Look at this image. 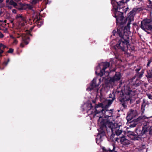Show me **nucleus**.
Instances as JSON below:
<instances>
[{
	"label": "nucleus",
	"instance_id": "nucleus-1",
	"mask_svg": "<svg viewBox=\"0 0 152 152\" xmlns=\"http://www.w3.org/2000/svg\"><path fill=\"white\" fill-rule=\"evenodd\" d=\"M113 16L116 18L117 25H118L117 29V31L114 30L113 32V35L115 36L118 35L121 37L117 43L114 46V48L117 51H124L126 47H128L129 45V36L130 33V22L127 23L126 26H124L127 20V18H125L123 16L122 14L120 15Z\"/></svg>",
	"mask_w": 152,
	"mask_h": 152
},
{
	"label": "nucleus",
	"instance_id": "nucleus-2",
	"mask_svg": "<svg viewBox=\"0 0 152 152\" xmlns=\"http://www.w3.org/2000/svg\"><path fill=\"white\" fill-rule=\"evenodd\" d=\"M133 132L128 131V136L131 140H134L142 141L146 137L148 132L151 135H152V122H147L144 126L136 128Z\"/></svg>",
	"mask_w": 152,
	"mask_h": 152
},
{
	"label": "nucleus",
	"instance_id": "nucleus-3",
	"mask_svg": "<svg viewBox=\"0 0 152 152\" xmlns=\"http://www.w3.org/2000/svg\"><path fill=\"white\" fill-rule=\"evenodd\" d=\"M114 124L112 121H110L108 119H102L100 123V128L98 129L99 132L97 135V137L99 138L96 139V142L98 144H99L102 141V137L106 135L105 130H106L108 133L111 130L112 134L111 135V138L113 137Z\"/></svg>",
	"mask_w": 152,
	"mask_h": 152
},
{
	"label": "nucleus",
	"instance_id": "nucleus-4",
	"mask_svg": "<svg viewBox=\"0 0 152 152\" xmlns=\"http://www.w3.org/2000/svg\"><path fill=\"white\" fill-rule=\"evenodd\" d=\"M95 112L93 114L96 115L97 114H99V118L104 116L105 118H108L112 116L113 114V109L110 110H106L102 103H100L96 104L94 108Z\"/></svg>",
	"mask_w": 152,
	"mask_h": 152
},
{
	"label": "nucleus",
	"instance_id": "nucleus-5",
	"mask_svg": "<svg viewBox=\"0 0 152 152\" xmlns=\"http://www.w3.org/2000/svg\"><path fill=\"white\" fill-rule=\"evenodd\" d=\"M134 91H133L130 87H128L127 89H125L124 93L122 94L119 100L121 102L120 104L124 108L127 107L125 104L126 102L130 100L131 102L132 97L134 95Z\"/></svg>",
	"mask_w": 152,
	"mask_h": 152
},
{
	"label": "nucleus",
	"instance_id": "nucleus-6",
	"mask_svg": "<svg viewBox=\"0 0 152 152\" xmlns=\"http://www.w3.org/2000/svg\"><path fill=\"white\" fill-rule=\"evenodd\" d=\"M24 31H26L24 30V28L23 27H18L17 29V34L18 35H20L22 38V42L20 44V46L22 48L24 47L23 44L25 45H27L29 43V37L25 34L23 32Z\"/></svg>",
	"mask_w": 152,
	"mask_h": 152
},
{
	"label": "nucleus",
	"instance_id": "nucleus-7",
	"mask_svg": "<svg viewBox=\"0 0 152 152\" xmlns=\"http://www.w3.org/2000/svg\"><path fill=\"white\" fill-rule=\"evenodd\" d=\"M121 1L118 2L116 0H111V3L113 6V11L114 12V15H115V16L121 14L123 15V12L118 11L123 7L122 3H121Z\"/></svg>",
	"mask_w": 152,
	"mask_h": 152
},
{
	"label": "nucleus",
	"instance_id": "nucleus-8",
	"mask_svg": "<svg viewBox=\"0 0 152 152\" xmlns=\"http://www.w3.org/2000/svg\"><path fill=\"white\" fill-rule=\"evenodd\" d=\"M151 20L150 19H144L141 22V28L143 30L145 29L148 30H151L152 29V25L151 24Z\"/></svg>",
	"mask_w": 152,
	"mask_h": 152
},
{
	"label": "nucleus",
	"instance_id": "nucleus-9",
	"mask_svg": "<svg viewBox=\"0 0 152 152\" xmlns=\"http://www.w3.org/2000/svg\"><path fill=\"white\" fill-rule=\"evenodd\" d=\"M110 64L108 62H106L103 63V68L102 69L100 70V72L97 73V72H96L95 73L98 76H99L100 77H102L104 74L105 72V70L106 69L109 67L110 66Z\"/></svg>",
	"mask_w": 152,
	"mask_h": 152
},
{
	"label": "nucleus",
	"instance_id": "nucleus-10",
	"mask_svg": "<svg viewBox=\"0 0 152 152\" xmlns=\"http://www.w3.org/2000/svg\"><path fill=\"white\" fill-rule=\"evenodd\" d=\"M99 85L96 84V79L94 78L91 83L90 86L87 88L88 91H91L94 89H98Z\"/></svg>",
	"mask_w": 152,
	"mask_h": 152
},
{
	"label": "nucleus",
	"instance_id": "nucleus-11",
	"mask_svg": "<svg viewBox=\"0 0 152 152\" xmlns=\"http://www.w3.org/2000/svg\"><path fill=\"white\" fill-rule=\"evenodd\" d=\"M85 105L86 106L85 110H86L88 114V115H93L95 112V110H94V108L92 106L91 103H87Z\"/></svg>",
	"mask_w": 152,
	"mask_h": 152
},
{
	"label": "nucleus",
	"instance_id": "nucleus-12",
	"mask_svg": "<svg viewBox=\"0 0 152 152\" xmlns=\"http://www.w3.org/2000/svg\"><path fill=\"white\" fill-rule=\"evenodd\" d=\"M146 117L145 116H139L137 119L135 120L134 122H132L129 126L130 127H135L136 125L138 124V122L140 121L141 120H143L146 118Z\"/></svg>",
	"mask_w": 152,
	"mask_h": 152
},
{
	"label": "nucleus",
	"instance_id": "nucleus-13",
	"mask_svg": "<svg viewBox=\"0 0 152 152\" xmlns=\"http://www.w3.org/2000/svg\"><path fill=\"white\" fill-rule=\"evenodd\" d=\"M109 97L110 98H112V99H108L107 100V104L104 106L105 108L106 109V110H108L107 109L111 105V104L113 103V101L115 99V94H110L109 95Z\"/></svg>",
	"mask_w": 152,
	"mask_h": 152
},
{
	"label": "nucleus",
	"instance_id": "nucleus-14",
	"mask_svg": "<svg viewBox=\"0 0 152 152\" xmlns=\"http://www.w3.org/2000/svg\"><path fill=\"white\" fill-rule=\"evenodd\" d=\"M35 20V25H36L37 27L39 28L43 24V21L42 20H40V18L39 16V15H37L35 16V19L34 21Z\"/></svg>",
	"mask_w": 152,
	"mask_h": 152
},
{
	"label": "nucleus",
	"instance_id": "nucleus-15",
	"mask_svg": "<svg viewBox=\"0 0 152 152\" xmlns=\"http://www.w3.org/2000/svg\"><path fill=\"white\" fill-rule=\"evenodd\" d=\"M121 77V74L120 72H116L115 74L113 77H111L112 79L111 81L114 82H117L120 80Z\"/></svg>",
	"mask_w": 152,
	"mask_h": 152
},
{
	"label": "nucleus",
	"instance_id": "nucleus-16",
	"mask_svg": "<svg viewBox=\"0 0 152 152\" xmlns=\"http://www.w3.org/2000/svg\"><path fill=\"white\" fill-rule=\"evenodd\" d=\"M137 112L136 111L131 110L128 113L127 118H129V119H131L135 117L137 115Z\"/></svg>",
	"mask_w": 152,
	"mask_h": 152
},
{
	"label": "nucleus",
	"instance_id": "nucleus-17",
	"mask_svg": "<svg viewBox=\"0 0 152 152\" xmlns=\"http://www.w3.org/2000/svg\"><path fill=\"white\" fill-rule=\"evenodd\" d=\"M131 85L132 86L134 87H137L140 86L141 84V80L138 79H136L135 80H132V79L131 80Z\"/></svg>",
	"mask_w": 152,
	"mask_h": 152
},
{
	"label": "nucleus",
	"instance_id": "nucleus-18",
	"mask_svg": "<svg viewBox=\"0 0 152 152\" xmlns=\"http://www.w3.org/2000/svg\"><path fill=\"white\" fill-rule=\"evenodd\" d=\"M11 5H12L14 7L17 8V7L18 4L13 0H10L9 4H6V7L9 9H11L12 8V7Z\"/></svg>",
	"mask_w": 152,
	"mask_h": 152
},
{
	"label": "nucleus",
	"instance_id": "nucleus-19",
	"mask_svg": "<svg viewBox=\"0 0 152 152\" xmlns=\"http://www.w3.org/2000/svg\"><path fill=\"white\" fill-rule=\"evenodd\" d=\"M121 143L124 145H127L130 144L129 140L126 139L124 137H121L120 140Z\"/></svg>",
	"mask_w": 152,
	"mask_h": 152
},
{
	"label": "nucleus",
	"instance_id": "nucleus-20",
	"mask_svg": "<svg viewBox=\"0 0 152 152\" xmlns=\"http://www.w3.org/2000/svg\"><path fill=\"white\" fill-rule=\"evenodd\" d=\"M144 73V71L143 70H142L140 72L136 73L135 76L132 78V80H134L136 77H137V79L141 78L142 77Z\"/></svg>",
	"mask_w": 152,
	"mask_h": 152
},
{
	"label": "nucleus",
	"instance_id": "nucleus-21",
	"mask_svg": "<svg viewBox=\"0 0 152 152\" xmlns=\"http://www.w3.org/2000/svg\"><path fill=\"white\" fill-rule=\"evenodd\" d=\"M112 146L113 148V149H111L110 148H108L106 149L104 147H103L102 150L103 152H117L115 150V147L114 144L112 145Z\"/></svg>",
	"mask_w": 152,
	"mask_h": 152
},
{
	"label": "nucleus",
	"instance_id": "nucleus-22",
	"mask_svg": "<svg viewBox=\"0 0 152 152\" xmlns=\"http://www.w3.org/2000/svg\"><path fill=\"white\" fill-rule=\"evenodd\" d=\"M148 102L146 101L145 99H144L143 100V102L142 104L141 105V110H142V112H143L145 110V106L148 104Z\"/></svg>",
	"mask_w": 152,
	"mask_h": 152
},
{
	"label": "nucleus",
	"instance_id": "nucleus-23",
	"mask_svg": "<svg viewBox=\"0 0 152 152\" xmlns=\"http://www.w3.org/2000/svg\"><path fill=\"white\" fill-rule=\"evenodd\" d=\"M134 14H135L132 11H131L128 14V17L129 18V20L128 23L130 21V24H131V20L133 18L134 15Z\"/></svg>",
	"mask_w": 152,
	"mask_h": 152
},
{
	"label": "nucleus",
	"instance_id": "nucleus-24",
	"mask_svg": "<svg viewBox=\"0 0 152 152\" xmlns=\"http://www.w3.org/2000/svg\"><path fill=\"white\" fill-rule=\"evenodd\" d=\"M19 4L20 6V7L19 8L17 7V9H18L20 10H23L26 9L27 4H26L25 3L22 4L21 2H20L19 3Z\"/></svg>",
	"mask_w": 152,
	"mask_h": 152
},
{
	"label": "nucleus",
	"instance_id": "nucleus-25",
	"mask_svg": "<svg viewBox=\"0 0 152 152\" xmlns=\"http://www.w3.org/2000/svg\"><path fill=\"white\" fill-rule=\"evenodd\" d=\"M115 130V133L116 135L118 136L120 135L122 132L123 131L122 129H119L118 127L114 128Z\"/></svg>",
	"mask_w": 152,
	"mask_h": 152
},
{
	"label": "nucleus",
	"instance_id": "nucleus-26",
	"mask_svg": "<svg viewBox=\"0 0 152 152\" xmlns=\"http://www.w3.org/2000/svg\"><path fill=\"white\" fill-rule=\"evenodd\" d=\"M16 19L20 18V20L22 21H24L26 20L25 18L20 14H18L16 17Z\"/></svg>",
	"mask_w": 152,
	"mask_h": 152
},
{
	"label": "nucleus",
	"instance_id": "nucleus-27",
	"mask_svg": "<svg viewBox=\"0 0 152 152\" xmlns=\"http://www.w3.org/2000/svg\"><path fill=\"white\" fill-rule=\"evenodd\" d=\"M112 79V78L111 77H110L109 78L106 79L105 80L106 83L107 84H112L114 83V82H112L111 81V80Z\"/></svg>",
	"mask_w": 152,
	"mask_h": 152
},
{
	"label": "nucleus",
	"instance_id": "nucleus-28",
	"mask_svg": "<svg viewBox=\"0 0 152 152\" xmlns=\"http://www.w3.org/2000/svg\"><path fill=\"white\" fill-rule=\"evenodd\" d=\"M35 25H34L33 26H32L29 29V31H28V30H26V34H27L31 36H32V35L30 33V32L34 28V27Z\"/></svg>",
	"mask_w": 152,
	"mask_h": 152
},
{
	"label": "nucleus",
	"instance_id": "nucleus-29",
	"mask_svg": "<svg viewBox=\"0 0 152 152\" xmlns=\"http://www.w3.org/2000/svg\"><path fill=\"white\" fill-rule=\"evenodd\" d=\"M123 7L122 8H121V9L120 10H118V11H121L123 12V16L124 17L123 15V13L124 12L125 13H126L127 11H128L129 9V7H127L125 9H124V5H123Z\"/></svg>",
	"mask_w": 152,
	"mask_h": 152
},
{
	"label": "nucleus",
	"instance_id": "nucleus-30",
	"mask_svg": "<svg viewBox=\"0 0 152 152\" xmlns=\"http://www.w3.org/2000/svg\"><path fill=\"white\" fill-rule=\"evenodd\" d=\"M42 0H32L31 3L33 5H35L39 1H41Z\"/></svg>",
	"mask_w": 152,
	"mask_h": 152
},
{
	"label": "nucleus",
	"instance_id": "nucleus-31",
	"mask_svg": "<svg viewBox=\"0 0 152 152\" xmlns=\"http://www.w3.org/2000/svg\"><path fill=\"white\" fill-rule=\"evenodd\" d=\"M33 8V6L32 5L30 4H27L26 9L28 8L29 10H31Z\"/></svg>",
	"mask_w": 152,
	"mask_h": 152
},
{
	"label": "nucleus",
	"instance_id": "nucleus-32",
	"mask_svg": "<svg viewBox=\"0 0 152 152\" xmlns=\"http://www.w3.org/2000/svg\"><path fill=\"white\" fill-rule=\"evenodd\" d=\"M10 61V58H8L7 59V61H6V62L4 61L3 63L2 64V65H4L5 66H6L7 65V64H8V63Z\"/></svg>",
	"mask_w": 152,
	"mask_h": 152
},
{
	"label": "nucleus",
	"instance_id": "nucleus-33",
	"mask_svg": "<svg viewBox=\"0 0 152 152\" xmlns=\"http://www.w3.org/2000/svg\"><path fill=\"white\" fill-rule=\"evenodd\" d=\"M146 148V146L145 144H142L140 146V150H142L143 149H145Z\"/></svg>",
	"mask_w": 152,
	"mask_h": 152
},
{
	"label": "nucleus",
	"instance_id": "nucleus-34",
	"mask_svg": "<svg viewBox=\"0 0 152 152\" xmlns=\"http://www.w3.org/2000/svg\"><path fill=\"white\" fill-rule=\"evenodd\" d=\"M140 9V8H134L132 11L135 14L136 12L137 11H139V9Z\"/></svg>",
	"mask_w": 152,
	"mask_h": 152
},
{
	"label": "nucleus",
	"instance_id": "nucleus-35",
	"mask_svg": "<svg viewBox=\"0 0 152 152\" xmlns=\"http://www.w3.org/2000/svg\"><path fill=\"white\" fill-rule=\"evenodd\" d=\"M130 0H121V3H122L123 5H124V3H126L129 1Z\"/></svg>",
	"mask_w": 152,
	"mask_h": 152
},
{
	"label": "nucleus",
	"instance_id": "nucleus-36",
	"mask_svg": "<svg viewBox=\"0 0 152 152\" xmlns=\"http://www.w3.org/2000/svg\"><path fill=\"white\" fill-rule=\"evenodd\" d=\"M14 51V49L12 48H10L9 49V50L7 51V53H12Z\"/></svg>",
	"mask_w": 152,
	"mask_h": 152
},
{
	"label": "nucleus",
	"instance_id": "nucleus-37",
	"mask_svg": "<svg viewBox=\"0 0 152 152\" xmlns=\"http://www.w3.org/2000/svg\"><path fill=\"white\" fill-rule=\"evenodd\" d=\"M2 48L3 49H4L6 48V46L2 43H0V48Z\"/></svg>",
	"mask_w": 152,
	"mask_h": 152
},
{
	"label": "nucleus",
	"instance_id": "nucleus-38",
	"mask_svg": "<svg viewBox=\"0 0 152 152\" xmlns=\"http://www.w3.org/2000/svg\"><path fill=\"white\" fill-rule=\"evenodd\" d=\"M4 51L3 50L1 49V48H0V57H1L2 56V54L4 52Z\"/></svg>",
	"mask_w": 152,
	"mask_h": 152
},
{
	"label": "nucleus",
	"instance_id": "nucleus-39",
	"mask_svg": "<svg viewBox=\"0 0 152 152\" xmlns=\"http://www.w3.org/2000/svg\"><path fill=\"white\" fill-rule=\"evenodd\" d=\"M148 62L147 65V67H148L149 66L151 62V60H148Z\"/></svg>",
	"mask_w": 152,
	"mask_h": 152
},
{
	"label": "nucleus",
	"instance_id": "nucleus-40",
	"mask_svg": "<svg viewBox=\"0 0 152 152\" xmlns=\"http://www.w3.org/2000/svg\"><path fill=\"white\" fill-rule=\"evenodd\" d=\"M141 68H137L135 70V71L136 72V73L139 72V71L141 69Z\"/></svg>",
	"mask_w": 152,
	"mask_h": 152
},
{
	"label": "nucleus",
	"instance_id": "nucleus-41",
	"mask_svg": "<svg viewBox=\"0 0 152 152\" xmlns=\"http://www.w3.org/2000/svg\"><path fill=\"white\" fill-rule=\"evenodd\" d=\"M25 21H23V22H21L20 23V24H21V27H23L25 25Z\"/></svg>",
	"mask_w": 152,
	"mask_h": 152
},
{
	"label": "nucleus",
	"instance_id": "nucleus-42",
	"mask_svg": "<svg viewBox=\"0 0 152 152\" xmlns=\"http://www.w3.org/2000/svg\"><path fill=\"white\" fill-rule=\"evenodd\" d=\"M148 98L151 99H152V95L150 94L147 95Z\"/></svg>",
	"mask_w": 152,
	"mask_h": 152
},
{
	"label": "nucleus",
	"instance_id": "nucleus-43",
	"mask_svg": "<svg viewBox=\"0 0 152 152\" xmlns=\"http://www.w3.org/2000/svg\"><path fill=\"white\" fill-rule=\"evenodd\" d=\"M4 35L2 34V33L0 31V38H2L4 37Z\"/></svg>",
	"mask_w": 152,
	"mask_h": 152
},
{
	"label": "nucleus",
	"instance_id": "nucleus-44",
	"mask_svg": "<svg viewBox=\"0 0 152 152\" xmlns=\"http://www.w3.org/2000/svg\"><path fill=\"white\" fill-rule=\"evenodd\" d=\"M12 12L14 13H16V10L15 9H13L12 10Z\"/></svg>",
	"mask_w": 152,
	"mask_h": 152
},
{
	"label": "nucleus",
	"instance_id": "nucleus-45",
	"mask_svg": "<svg viewBox=\"0 0 152 152\" xmlns=\"http://www.w3.org/2000/svg\"><path fill=\"white\" fill-rule=\"evenodd\" d=\"M148 1L149 2V6H151V5L152 4V2L150 0H148Z\"/></svg>",
	"mask_w": 152,
	"mask_h": 152
},
{
	"label": "nucleus",
	"instance_id": "nucleus-46",
	"mask_svg": "<svg viewBox=\"0 0 152 152\" xmlns=\"http://www.w3.org/2000/svg\"><path fill=\"white\" fill-rule=\"evenodd\" d=\"M45 0V4H50V2L49 3V2H48V0Z\"/></svg>",
	"mask_w": 152,
	"mask_h": 152
},
{
	"label": "nucleus",
	"instance_id": "nucleus-47",
	"mask_svg": "<svg viewBox=\"0 0 152 152\" xmlns=\"http://www.w3.org/2000/svg\"><path fill=\"white\" fill-rule=\"evenodd\" d=\"M10 0H6V4H9V3L10 2Z\"/></svg>",
	"mask_w": 152,
	"mask_h": 152
},
{
	"label": "nucleus",
	"instance_id": "nucleus-48",
	"mask_svg": "<svg viewBox=\"0 0 152 152\" xmlns=\"http://www.w3.org/2000/svg\"><path fill=\"white\" fill-rule=\"evenodd\" d=\"M13 1H15V2H16V3H18V2L19 1H20V0H13Z\"/></svg>",
	"mask_w": 152,
	"mask_h": 152
},
{
	"label": "nucleus",
	"instance_id": "nucleus-49",
	"mask_svg": "<svg viewBox=\"0 0 152 152\" xmlns=\"http://www.w3.org/2000/svg\"><path fill=\"white\" fill-rule=\"evenodd\" d=\"M17 42L18 41L16 39H15L14 41V43H17Z\"/></svg>",
	"mask_w": 152,
	"mask_h": 152
},
{
	"label": "nucleus",
	"instance_id": "nucleus-50",
	"mask_svg": "<svg viewBox=\"0 0 152 152\" xmlns=\"http://www.w3.org/2000/svg\"><path fill=\"white\" fill-rule=\"evenodd\" d=\"M4 0H0V4L2 3L3 1ZM1 7L0 6V8H1Z\"/></svg>",
	"mask_w": 152,
	"mask_h": 152
},
{
	"label": "nucleus",
	"instance_id": "nucleus-51",
	"mask_svg": "<svg viewBox=\"0 0 152 152\" xmlns=\"http://www.w3.org/2000/svg\"><path fill=\"white\" fill-rule=\"evenodd\" d=\"M10 37H11L13 39H15V37L13 36L12 35H11L10 36Z\"/></svg>",
	"mask_w": 152,
	"mask_h": 152
},
{
	"label": "nucleus",
	"instance_id": "nucleus-52",
	"mask_svg": "<svg viewBox=\"0 0 152 152\" xmlns=\"http://www.w3.org/2000/svg\"><path fill=\"white\" fill-rule=\"evenodd\" d=\"M18 35L19 36H18V37H17V38H20V37H21V36H20V35Z\"/></svg>",
	"mask_w": 152,
	"mask_h": 152
},
{
	"label": "nucleus",
	"instance_id": "nucleus-53",
	"mask_svg": "<svg viewBox=\"0 0 152 152\" xmlns=\"http://www.w3.org/2000/svg\"><path fill=\"white\" fill-rule=\"evenodd\" d=\"M150 7L151 8H152V4L151 5V6H150Z\"/></svg>",
	"mask_w": 152,
	"mask_h": 152
},
{
	"label": "nucleus",
	"instance_id": "nucleus-54",
	"mask_svg": "<svg viewBox=\"0 0 152 152\" xmlns=\"http://www.w3.org/2000/svg\"><path fill=\"white\" fill-rule=\"evenodd\" d=\"M13 20H12L11 21V23H13Z\"/></svg>",
	"mask_w": 152,
	"mask_h": 152
},
{
	"label": "nucleus",
	"instance_id": "nucleus-55",
	"mask_svg": "<svg viewBox=\"0 0 152 152\" xmlns=\"http://www.w3.org/2000/svg\"><path fill=\"white\" fill-rule=\"evenodd\" d=\"M110 114V113L107 112V115H109Z\"/></svg>",
	"mask_w": 152,
	"mask_h": 152
},
{
	"label": "nucleus",
	"instance_id": "nucleus-56",
	"mask_svg": "<svg viewBox=\"0 0 152 152\" xmlns=\"http://www.w3.org/2000/svg\"><path fill=\"white\" fill-rule=\"evenodd\" d=\"M2 13V12H0V15H1V14Z\"/></svg>",
	"mask_w": 152,
	"mask_h": 152
},
{
	"label": "nucleus",
	"instance_id": "nucleus-57",
	"mask_svg": "<svg viewBox=\"0 0 152 152\" xmlns=\"http://www.w3.org/2000/svg\"><path fill=\"white\" fill-rule=\"evenodd\" d=\"M6 20H5V21H4V22H6Z\"/></svg>",
	"mask_w": 152,
	"mask_h": 152
},
{
	"label": "nucleus",
	"instance_id": "nucleus-58",
	"mask_svg": "<svg viewBox=\"0 0 152 152\" xmlns=\"http://www.w3.org/2000/svg\"><path fill=\"white\" fill-rule=\"evenodd\" d=\"M2 22V21H1V20H0V22Z\"/></svg>",
	"mask_w": 152,
	"mask_h": 152
}]
</instances>
